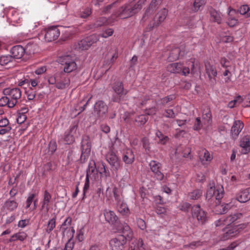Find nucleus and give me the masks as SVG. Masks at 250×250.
I'll return each mask as SVG.
<instances>
[{
    "label": "nucleus",
    "mask_w": 250,
    "mask_h": 250,
    "mask_svg": "<svg viewBox=\"0 0 250 250\" xmlns=\"http://www.w3.org/2000/svg\"><path fill=\"white\" fill-rule=\"evenodd\" d=\"M10 53L13 58L19 59L23 56L25 50L21 45H16L11 48Z\"/></svg>",
    "instance_id": "obj_22"
},
{
    "label": "nucleus",
    "mask_w": 250,
    "mask_h": 250,
    "mask_svg": "<svg viewBox=\"0 0 250 250\" xmlns=\"http://www.w3.org/2000/svg\"><path fill=\"white\" fill-rule=\"evenodd\" d=\"M247 226V224H241L234 226H227L223 229V234L220 236L219 240L226 241L236 237Z\"/></svg>",
    "instance_id": "obj_3"
},
{
    "label": "nucleus",
    "mask_w": 250,
    "mask_h": 250,
    "mask_svg": "<svg viewBox=\"0 0 250 250\" xmlns=\"http://www.w3.org/2000/svg\"><path fill=\"white\" fill-rule=\"evenodd\" d=\"M106 160L115 170H118L120 168L119 158L113 151L108 152L106 155Z\"/></svg>",
    "instance_id": "obj_16"
},
{
    "label": "nucleus",
    "mask_w": 250,
    "mask_h": 250,
    "mask_svg": "<svg viewBox=\"0 0 250 250\" xmlns=\"http://www.w3.org/2000/svg\"><path fill=\"white\" fill-rule=\"evenodd\" d=\"M239 243L237 241L233 242L231 243L228 247L220 249L219 250H233L238 245Z\"/></svg>",
    "instance_id": "obj_64"
},
{
    "label": "nucleus",
    "mask_w": 250,
    "mask_h": 250,
    "mask_svg": "<svg viewBox=\"0 0 250 250\" xmlns=\"http://www.w3.org/2000/svg\"><path fill=\"white\" fill-rule=\"evenodd\" d=\"M202 119L204 121V125H208L211 120V114L210 111H208L206 113L204 114Z\"/></svg>",
    "instance_id": "obj_55"
},
{
    "label": "nucleus",
    "mask_w": 250,
    "mask_h": 250,
    "mask_svg": "<svg viewBox=\"0 0 250 250\" xmlns=\"http://www.w3.org/2000/svg\"><path fill=\"white\" fill-rule=\"evenodd\" d=\"M89 188V175L88 172L87 173L86 178H85V181L84 183V186L83 188V198H84L85 196V194L86 192L88 190Z\"/></svg>",
    "instance_id": "obj_59"
},
{
    "label": "nucleus",
    "mask_w": 250,
    "mask_h": 250,
    "mask_svg": "<svg viewBox=\"0 0 250 250\" xmlns=\"http://www.w3.org/2000/svg\"><path fill=\"white\" fill-rule=\"evenodd\" d=\"M192 215L196 217L198 221L202 224L205 223L208 220L207 214L203 210L199 205L193 206L192 208Z\"/></svg>",
    "instance_id": "obj_9"
},
{
    "label": "nucleus",
    "mask_w": 250,
    "mask_h": 250,
    "mask_svg": "<svg viewBox=\"0 0 250 250\" xmlns=\"http://www.w3.org/2000/svg\"><path fill=\"white\" fill-rule=\"evenodd\" d=\"M27 237V234L25 232L22 231L15 233L11 236L9 239L10 242L15 241L17 240H20L21 241H24Z\"/></svg>",
    "instance_id": "obj_38"
},
{
    "label": "nucleus",
    "mask_w": 250,
    "mask_h": 250,
    "mask_svg": "<svg viewBox=\"0 0 250 250\" xmlns=\"http://www.w3.org/2000/svg\"><path fill=\"white\" fill-rule=\"evenodd\" d=\"M113 90L115 92L114 101L115 102H119L127 92L126 90L124 89L123 84L120 82H118L115 84L113 86Z\"/></svg>",
    "instance_id": "obj_10"
},
{
    "label": "nucleus",
    "mask_w": 250,
    "mask_h": 250,
    "mask_svg": "<svg viewBox=\"0 0 250 250\" xmlns=\"http://www.w3.org/2000/svg\"><path fill=\"white\" fill-rule=\"evenodd\" d=\"M70 83V79L68 77H65L56 83V87L60 89H64L69 86Z\"/></svg>",
    "instance_id": "obj_36"
},
{
    "label": "nucleus",
    "mask_w": 250,
    "mask_h": 250,
    "mask_svg": "<svg viewBox=\"0 0 250 250\" xmlns=\"http://www.w3.org/2000/svg\"><path fill=\"white\" fill-rule=\"evenodd\" d=\"M240 146L242 148L241 152L247 154L250 151V138L248 135L244 136L241 140Z\"/></svg>",
    "instance_id": "obj_24"
},
{
    "label": "nucleus",
    "mask_w": 250,
    "mask_h": 250,
    "mask_svg": "<svg viewBox=\"0 0 250 250\" xmlns=\"http://www.w3.org/2000/svg\"><path fill=\"white\" fill-rule=\"evenodd\" d=\"M78 128V124L74 123L71 125L69 129L68 130V131L70 132V133L73 135L74 136L76 137L79 135Z\"/></svg>",
    "instance_id": "obj_52"
},
{
    "label": "nucleus",
    "mask_w": 250,
    "mask_h": 250,
    "mask_svg": "<svg viewBox=\"0 0 250 250\" xmlns=\"http://www.w3.org/2000/svg\"><path fill=\"white\" fill-rule=\"evenodd\" d=\"M205 4V0H195L193 3V10L195 12L198 11Z\"/></svg>",
    "instance_id": "obj_49"
},
{
    "label": "nucleus",
    "mask_w": 250,
    "mask_h": 250,
    "mask_svg": "<svg viewBox=\"0 0 250 250\" xmlns=\"http://www.w3.org/2000/svg\"><path fill=\"white\" fill-rule=\"evenodd\" d=\"M143 4L142 1H139L135 4L132 3L125 4L120 7L115 15L116 17H119L121 19L131 17L142 9Z\"/></svg>",
    "instance_id": "obj_2"
},
{
    "label": "nucleus",
    "mask_w": 250,
    "mask_h": 250,
    "mask_svg": "<svg viewBox=\"0 0 250 250\" xmlns=\"http://www.w3.org/2000/svg\"><path fill=\"white\" fill-rule=\"evenodd\" d=\"M151 171L154 173L156 178L162 181L164 178V174L160 171L161 164L156 161H151L149 163Z\"/></svg>",
    "instance_id": "obj_14"
},
{
    "label": "nucleus",
    "mask_w": 250,
    "mask_h": 250,
    "mask_svg": "<svg viewBox=\"0 0 250 250\" xmlns=\"http://www.w3.org/2000/svg\"><path fill=\"white\" fill-rule=\"evenodd\" d=\"M182 63L175 62L170 63L167 66V70L173 73H180L182 71Z\"/></svg>",
    "instance_id": "obj_30"
},
{
    "label": "nucleus",
    "mask_w": 250,
    "mask_h": 250,
    "mask_svg": "<svg viewBox=\"0 0 250 250\" xmlns=\"http://www.w3.org/2000/svg\"><path fill=\"white\" fill-rule=\"evenodd\" d=\"M118 57V50L116 47H112L108 51L106 57L110 59V63H113Z\"/></svg>",
    "instance_id": "obj_28"
},
{
    "label": "nucleus",
    "mask_w": 250,
    "mask_h": 250,
    "mask_svg": "<svg viewBox=\"0 0 250 250\" xmlns=\"http://www.w3.org/2000/svg\"><path fill=\"white\" fill-rule=\"evenodd\" d=\"M99 172L102 177L105 179L110 176V173L104 164L102 163L101 166L99 167Z\"/></svg>",
    "instance_id": "obj_44"
},
{
    "label": "nucleus",
    "mask_w": 250,
    "mask_h": 250,
    "mask_svg": "<svg viewBox=\"0 0 250 250\" xmlns=\"http://www.w3.org/2000/svg\"><path fill=\"white\" fill-rule=\"evenodd\" d=\"M110 24H111V21L109 20H107L106 18L102 17L97 19L93 24V27L94 28H98L103 25Z\"/></svg>",
    "instance_id": "obj_34"
},
{
    "label": "nucleus",
    "mask_w": 250,
    "mask_h": 250,
    "mask_svg": "<svg viewBox=\"0 0 250 250\" xmlns=\"http://www.w3.org/2000/svg\"><path fill=\"white\" fill-rule=\"evenodd\" d=\"M72 221V219L70 217H67L64 222L62 224L61 226V229L62 231L63 235L66 234V235H68L70 234V228H73V227H71L70 226L71 225V223Z\"/></svg>",
    "instance_id": "obj_29"
},
{
    "label": "nucleus",
    "mask_w": 250,
    "mask_h": 250,
    "mask_svg": "<svg viewBox=\"0 0 250 250\" xmlns=\"http://www.w3.org/2000/svg\"><path fill=\"white\" fill-rule=\"evenodd\" d=\"M26 120V116L23 113L19 114L17 118V122L19 124H21L24 123Z\"/></svg>",
    "instance_id": "obj_62"
},
{
    "label": "nucleus",
    "mask_w": 250,
    "mask_h": 250,
    "mask_svg": "<svg viewBox=\"0 0 250 250\" xmlns=\"http://www.w3.org/2000/svg\"><path fill=\"white\" fill-rule=\"evenodd\" d=\"M7 105L8 107L12 108L14 106L10 104V100L7 96L5 95L0 99V106Z\"/></svg>",
    "instance_id": "obj_51"
},
{
    "label": "nucleus",
    "mask_w": 250,
    "mask_h": 250,
    "mask_svg": "<svg viewBox=\"0 0 250 250\" xmlns=\"http://www.w3.org/2000/svg\"><path fill=\"white\" fill-rule=\"evenodd\" d=\"M75 137L70 133L68 131L65 132L64 140L67 144H70L75 141Z\"/></svg>",
    "instance_id": "obj_56"
},
{
    "label": "nucleus",
    "mask_w": 250,
    "mask_h": 250,
    "mask_svg": "<svg viewBox=\"0 0 250 250\" xmlns=\"http://www.w3.org/2000/svg\"><path fill=\"white\" fill-rule=\"evenodd\" d=\"M135 159V156L131 149L126 148L123 150V160L126 164H131Z\"/></svg>",
    "instance_id": "obj_21"
},
{
    "label": "nucleus",
    "mask_w": 250,
    "mask_h": 250,
    "mask_svg": "<svg viewBox=\"0 0 250 250\" xmlns=\"http://www.w3.org/2000/svg\"><path fill=\"white\" fill-rule=\"evenodd\" d=\"M113 193L116 205L125 201L122 193L116 187L113 188Z\"/></svg>",
    "instance_id": "obj_35"
},
{
    "label": "nucleus",
    "mask_w": 250,
    "mask_h": 250,
    "mask_svg": "<svg viewBox=\"0 0 250 250\" xmlns=\"http://www.w3.org/2000/svg\"><path fill=\"white\" fill-rule=\"evenodd\" d=\"M91 148V143L89 138L87 136L83 137L81 142V156L83 157L84 159L88 157Z\"/></svg>",
    "instance_id": "obj_11"
},
{
    "label": "nucleus",
    "mask_w": 250,
    "mask_h": 250,
    "mask_svg": "<svg viewBox=\"0 0 250 250\" xmlns=\"http://www.w3.org/2000/svg\"><path fill=\"white\" fill-rule=\"evenodd\" d=\"M199 158L201 163L203 165L209 164L213 159L212 153L206 149H201L198 152Z\"/></svg>",
    "instance_id": "obj_15"
},
{
    "label": "nucleus",
    "mask_w": 250,
    "mask_h": 250,
    "mask_svg": "<svg viewBox=\"0 0 250 250\" xmlns=\"http://www.w3.org/2000/svg\"><path fill=\"white\" fill-rule=\"evenodd\" d=\"M127 250H146L142 239H135L131 243Z\"/></svg>",
    "instance_id": "obj_25"
},
{
    "label": "nucleus",
    "mask_w": 250,
    "mask_h": 250,
    "mask_svg": "<svg viewBox=\"0 0 250 250\" xmlns=\"http://www.w3.org/2000/svg\"><path fill=\"white\" fill-rule=\"evenodd\" d=\"M238 12L241 15L249 18L250 17V6L247 4L243 5L239 8Z\"/></svg>",
    "instance_id": "obj_42"
},
{
    "label": "nucleus",
    "mask_w": 250,
    "mask_h": 250,
    "mask_svg": "<svg viewBox=\"0 0 250 250\" xmlns=\"http://www.w3.org/2000/svg\"><path fill=\"white\" fill-rule=\"evenodd\" d=\"M204 121L203 119L201 120L200 117L196 118L193 126L194 129L199 130L204 126H207V125H204Z\"/></svg>",
    "instance_id": "obj_46"
},
{
    "label": "nucleus",
    "mask_w": 250,
    "mask_h": 250,
    "mask_svg": "<svg viewBox=\"0 0 250 250\" xmlns=\"http://www.w3.org/2000/svg\"><path fill=\"white\" fill-rule=\"evenodd\" d=\"M18 206V203L14 200H8L4 204V208L10 211L15 210Z\"/></svg>",
    "instance_id": "obj_39"
},
{
    "label": "nucleus",
    "mask_w": 250,
    "mask_h": 250,
    "mask_svg": "<svg viewBox=\"0 0 250 250\" xmlns=\"http://www.w3.org/2000/svg\"><path fill=\"white\" fill-rule=\"evenodd\" d=\"M56 227V217H54L49 220L46 228L45 229V232L47 233H50Z\"/></svg>",
    "instance_id": "obj_43"
},
{
    "label": "nucleus",
    "mask_w": 250,
    "mask_h": 250,
    "mask_svg": "<svg viewBox=\"0 0 250 250\" xmlns=\"http://www.w3.org/2000/svg\"><path fill=\"white\" fill-rule=\"evenodd\" d=\"M148 120V117L145 115H141L138 116L135 121L138 124V125H144Z\"/></svg>",
    "instance_id": "obj_50"
},
{
    "label": "nucleus",
    "mask_w": 250,
    "mask_h": 250,
    "mask_svg": "<svg viewBox=\"0 0 250 250\" xmlns=\"http://www.w3.org/2000/svg\"><path fill=\"white\" fill-rule=\"evenodd\" d=\"M237 13V11L230 6L228 8L227 24L230 27H235L239 24L238 19L234 17Z\"/></svg>",
    "instance_id": "obj_12"
},
{
    "label": "nucleus",
    "mask_w": 250,
    "mask_h": 250,
    "mask_svg": "<svg viewBox=\"0 0 250 250\" xmlns=\"http://www.w3.org/2000/svg\"><path fill=\"white\" fill-rule=\"evenodd\" d=\"M138 227L142 230H144L146 228V225L145 221L141 219L138 218L137 220Z\"/></svg>",
    "instance_id": "obj_63"
},
{
    "label": "nucleus",
    "mask_w": 250,
    "mask_h": 250,
    "mask_svg": "<svg viewBox=\"0 0 250 250\" xmlns=\"http://www.w3.org/2000/svg\"><path fill=\"white\" fill-rule=\"evenodd\" d=\"M155 135L159 139V144L161 145H165L169 141L168 136L164 135L160 131L157 130L156 132Z\"/></svg>",
    "instance_id": "obj_40"
},
{
    "label": "nucleus",
    "mask_w": 250,
    "mask_h": 250,
    "mask_svg": "<svg viewBox=\"0 0 250 250\" xmlns=\"http://www.w3.org/2000/svg\"><path fill=\"white\" fill-rule=\"evenodd\" d=\"M86 39L84 38L78 43V48L81 50H87L90 47L88 43L85 42Z\"/></svg>",
    "instance_id": "obj_58"
},
{
    "label": "nucleus",
    "mask_w": 250,
    "mask_h": 250,
    "mask_svg": "<svg viewBox=\"0 0 250 250\" xmlns=\"http://www.w3.org/2000/svg\"><path fill=\"white\" fill-rule=\"evenodd\" d=\"M215 225L216 227H219L223 225H227L226 218L222 217L215 222Z\"/></svg>",
    "instance_id": "obj_61"
},
{
    "label": "nucleus",
    "mask_w": 250,
    "mask_h": 250,
    "mask_svg": "<svg viewBox=\"0 0 250 250\" xmlns=\"http://www.w3.org/2000/svg\"><path fill=\"white\" fill-rule=\"evenodd\" d=\"M37 195L35 193H29L28 195L27 199L25 202V208H29L31 204L33 203L34 198Z\"/></svg>",
    "instance_id": "obj_54"
},
{
    "label": "nucleus",
    "mask_w": 250,
    "mask_h": 250,
    "mask_svg": "<svg viewBox=\"0 0 250 250\" xmlns=\"http://www.w3.org/2000/svg\"><path fill=\"white\" fill-rule=\"evenodd\" d=\"M12 57L10 55L2 56L0 57V64L6 65L12 61Z\"/></svg>",
    "instance_id": "obj_48"
},
{
    "label": "nucleus",
    "mask_w": 250,
    "mask_h": 250,
    "mask_svg": "<svg viewBox=\"0 0 250 250\" xmlns=\"http://www.w3.org/2000/svg\"><path fill=\"white\" fill-rule=\"evenodd\" d=\"M205 65L206 72L209 78V81L212 83L214 82L215 81V78L217 74L216 67L208 62H206Z\"/></svg>",
    "instance_id": "obj_18"
},
{
    "label": "nucleus",
    "mask_w": 250,
    "mask_h": 250,
    "mask_svg": "<svg viewBox=\"0 0 250 250\" xmlns=\"http://www.w3.org/2000/svg\"><path fill=\"white\" fill-rule=\"evenodd\" d=\"M116 208L118 211L122 215L127 216L130 214V210L125 201L117 204Z\"/></svg>",
    "instance_id": "obj_26"
},
{
    "label": "nucleus",
    "mask_w": 250,
    "mask_h": 250,
    "mask_svg": "<svg viewBox=\"0 0 250 250\" xmlns=\"http://www.w3.org/2000/svg\"><path fill=\"white\" fill-rule=\"evenodd\" d=\"M224 194V188L222 186H218L215 188L213 183H210L208 187L206 198L210 199L215 197L216 200L219 201L223 197Z\"/></svg>",
    "instance_id": "obj_5"
},
{
    "label": "nucleus",
    "mask_w": 250,
    "mask_h": 250,
    "mask_svg": "<svg viewBox=\"0 0 250 250\" xmlns=\"http://www.w3.org/2000/svg\"><path fill=\"white\" fill-rule=\"evenodd\" d=\"M7 16L8 20L13 25H15L16 23H18L21 19V13L20 11L13 8L9 9Z\"/></svg>",
    "instance_id": "obj_13"
},
{
    "label": "nucleus",
    "mask_w": 250,
    "mask_h": 250,
    "mask_svg": "<svg viewBox=\"0 0 250 250\" xmlns=\"http://www.w3.org/2000/svg\"><path fill=\"white\" fill-rule=\"evenodd\" d=\"M70 234L67 235L69 239L67 243L65 244V248L64 250H72L74 248V243L72 240L75 233V230L74 228H70Z\"/></svg>",
    "instance_id": "obj_32"
},
{
    "label": "nucleus",
    "mask_w": 250,
    "mask_h": 250,
    "mask_svg": "<svg viewBox=\"0 0 250 250\" xmlns=\"http://www.w3.org/2000/svg\"><path fill=\"white\" fill-rule=\"evenodd\" d=\"M113 33L114 30L112 29L107 28L104 30L99 36L104 38H107L111 36Z\"/></svg>",
    "instance_id": "obj_53"
},
{
    "label": "nucleus",
    "mask_w": 250,
    "mask_h": 250,
    "mask_svg": "<svg viewBox=\"0 0 250 250\" xmlns=\"http://www.w3.org/2000/svg\"><path fill=\"white\" fill-rule=\"evenodd\" d=\"M244 126V124L240 120L235 121L231 128V134L233 138H236Z\"/></svg>",
    "instance_id": "obj_20"
},
{
    "label": "nucleus",
    "mask_w": 250,
    "mask_h": 250,
    "mask_svg": "<svg viewBox=\"0 0 250 250\" xmlns=\"http://www.w3.org/2000/svg\"><path fill=\"white\" fill-rule=\"evenodd\" d=\"M85 42L88 43L91 46L93 44L97 42L99 40V36L97 34H92L86 38Z\"/></svg>",
    "instance_id": "obj_45"
},
{
    "label": "nucleus",
    "mask_w": 250,
    "mask_h": 250,
    "mask_svg": "<svg viewBox=\"0 0 250 250\" xmlns=\"http://www.w3.org/2000/svg\"><path fill=\"white\" fill-rule=\"evenodd\" d=\"M116 232L119 233L111 238L109 242L111 250H125L127 240L133 237V232L129 226L125 223H120L115 227Z\"/></svg>",
    "instance_id": "obj_1"
},
{
    "label": "nucleus",
    "mask_w": 250,
    "mask_h": 250,
    "mask_svg": "<svg viewBox=\"0 0 250 250\" xmlns=\"http://www.w3.org/2000/svg\"><path fill=\"white\" fill-rule=\"evenodd\" d=\"M209 13L210 17L214 21L218 24H220L222 22L223 16L221 12L214 9H211L210 10Z\"/></svg>",
    "instance_id": "obj_33"
},
{
    "label": "nucleus",
    "mask_w": 250,
    "mask_h": 250,
    "mask_svg": "<svg viewBox=\"0 0 250 250\" xmlns=\"http://www.w3.org/2000/svg\"><path fill=\"white\" fill-rule=\"evenodd\" d=\"M243 216V214L240 212H236L233 214H231L229 216L226 217V221L227 226H229L230 224L234 223L238 219H240Z\"/></svg>",
    "instance_id": "obj_37"
},
{
    "label": "nucleus",
    "mask_w": 250,
    "mask_h": 250,
    "mask_svg": "<svg viewBox=\"0 0 250 250\" xmlns=\"http://www.w3.org/2000/svg\"><path fill=\"white\" fill-rule=\"evenodd\" d=\"M51 198V194L45 190L43 195V199L42 202V209H45L46 211L49 209V204Z\"/></svg>",
    "instance_id": "obj_31"
},
{
    "label": "nucleus",
    "mask_w": 250,
    "mask_h": 250,
    "mask_svg": "<svg viewBox=\"0 0 250 250\" xmlns=\"http://www.w3.org/2000/svg\"><path fill=\"white\" fill-rule=\"evenodd\" d=\"M167 15V11L164 8L161 9L155 17V22L154 25L158 26L161 22H163L166 18Z\"/></svg>",
    "instance_id": "obj_27"
},
{
    "label": "nucleus",
    "mask_w": 250,
    "mask_h": 250,
    "mask_svg": "<svg viewBox=\"0 0 250 250\" xmlns=\"http://www.w3.org/2000/svg\"><path fill=\"white\" fill-rule=\"evenodd\" d=\"M4 94L7 96L10 100V104L14 107L18 103L21 95V92L20 88L15 87L13 88H6L4 90Z\"/></svg>",
    "instance_id": "obj_6"
},
{
    "label": "nucleus",
    "mask_w": 250,
    "mask_h": 250,
    "mask_svg": "<svg viewBox=\"0 0 250 250\" xmlns=\"http://www.w3.org/2000/svg\"><path fill=\"white\" fill-rule=\"evenodd\" d=\"M60 35V31L57 26H50L44 30V40L50 42L58 39Z\"/></svg>",
    "instance_id": "obj_7"
},
{
    "label": "nucleus",
    "mask_w": 250,
    "mask_h": 250,
    "mask_svg": "<svg viewBox=\"0 0 250 250\" xmlns=\"http://www.w3.org/2000/svg\"><path fill=\"white\" fill-rule=\"evenodd\" d=\"M59 62L63 65V71L65 73H70L77 69V66L74 59L70 55H66L59 58Z\"/></svg>",
    "instance_id": "obj_4"
},
{
    "label": "nucleus",
    "mask_w": 250,
    "mask_h": 250,
    "mask_svg": "<svg viewBox=\"0 0 250 250\" xmlns=\"http://www.w3.org/2000/svg\"><path fill=\"white\" fill-rule=\"evenodd\" d=\"M235 201L244 203L250 200V188L240 190L236 195Z\"/></svg>",
    "instance_id": "obj_17"
},
{
    "label": "nucleus",
    "mask_w": 250,
    "mask_h": 250,
    "mask_svg": "<svg viewBox=\"0 0 250 250\" xmlns=\"http://www.w3.org/2000/svg\"><path fill=\"white\" fill-rule=\"evenodd\" d=\"M104 215L105 221L111 225H114L118 220V217L114 211L105 209L104 210Z\"/></svg>",
    "instance_id": "obj_19"
},
{
    "label": "nucleus",
    "mask_w": 250,
    "mask_h": 250,
    "mask_svg": "<svg viewBox=\"0 0 250 250\" xmlns=\"http://www.w3.org/2000/svg\"><path fill=\"white\" fill-rule=\"evenodd\" d=\"M181 54L180 49L178 48H175L172 50L170 53L168 59L169 61H172L177 59L179 58V56Z\"/></svg>",
    "instance_id": "obj_47"
},
{
    "label": "nucleus",
    "mask_w": 250,
    "mask_h": 250,
    "mask_svg": "<svg viewBox=\"0 0 250 250\" xmlns=\"http://www.w3.org/2000/svg\"><path fill=\"white\" fill-rule=\"evenodd\" d=\"M203 192L201 189H196L188 194V197L191 200H197L202 195Z\"/></svg>",
    "instance_id": "obj_41"
},
{
    "label": "nucleus",
    "mask_w": 250,
    "mask_h": 250,
    "mask_svg": "<svg viewBox=\"0 0 250 250\" xmlns=\"http://www.w3.org/2000/svg\"><path fill=\"white\" fill-rule=\"evenodd\" d=\"M91 14V10L89 8H86L80 13V17L82 18H86L89 16Z\"/></svg>",
    "instance_id": "obj_60"
},
{
    "label": "nucleus",
    "mask_w": 250,
    "mask_h": 250,
    "mask_svg": "<svg viewBox=\"0 0 250 250\" xmlns=\"http://www.w3.org/2000/svg\"><path fill=\"white\" fill-rule=\"evenodd\" d=\"M236 201L232 199L231 202L228 204H224L217 205L215 207V211L218 214H223L227 212L229 208L234 206L233 203Z\"/></svg>",
    "instance_id": "obj_23"
},
{
    "label": "nucleus",
    "mask_w": 250,
    "mask_h": 250,
    "mask_svg": "<svg viewBox=\"0 0 250 250\" xmlns=\"http://www.w3.org/2000/svg\"><path fill=\"white\" fill-rule=\"evenodd\" d=\"M108 106L103 101H97L94 105V113L100 119H104L108 112Z\"/></svg>",
    "instance_id": "obj_8"
},
{
    "label": "nucleus",
    "mask_w": 250,
    "mask_h": 250,
    "mask_svg": "<svg viewBox=\"0 0 250 250\" xmlns=\"http://www.w3.org/2000/svg\"><path fill=\"white\" fill-rule=\"evenodd\" d=\"M85 230L83 227L78 229L77 231V238L79 242H82L84 239Z\"/></svg>",
    "instance_id": "obj_57"
}]
</instances>
